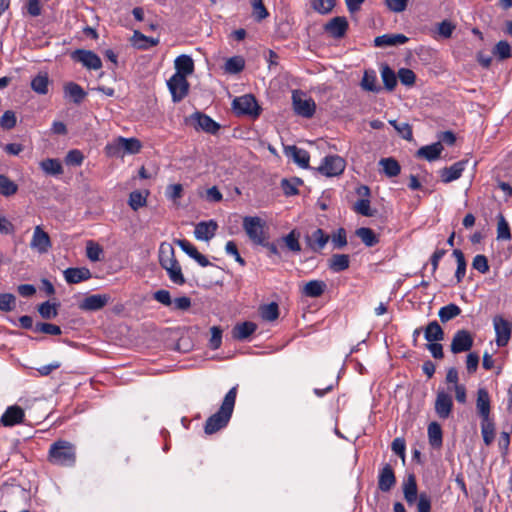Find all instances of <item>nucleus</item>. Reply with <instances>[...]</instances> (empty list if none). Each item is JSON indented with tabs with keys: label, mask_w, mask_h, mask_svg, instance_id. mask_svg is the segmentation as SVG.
I'll use <instances>...</instances> for the list:
<instances>
[{
	"label": "nucleus",
	"mask_w": 512,
	"mask_h": 512,
	"mask_svg": "<svg viewBox=\"0 0 512 512\" xmlns=\"http://www.w3.org/2000/svg\"><path fill=\"white\" fill-rule=\"evenodd\" d=\"M236 396L237 386H234L225 395L219 410L206 420L204 426L206 434L216 433L228 424L234 410Z\"/></svg>",
	"instance_id": "obj_1"
},
{
	"label": "nucleus",
	"mask_w": 512,
	"mask_h": 512,
	"mask_svg": "<svg viewBox=\"0 0 512 512\" xmlns=\"http://www.w3.org/2000/svg\"><path fill=\"white\" fill-rule=\"evenodd\" d=\"M48 461L53 465L72 467L76 462V448L66 440H57L51 444Z\"/></svg>",
	"instance_id": "obj_2"
},
{
	"label": "nucleus",
	"mask_w": 512,
	"mask_h": 512,
	"mask_svg": "<svg viewBox=\"0 0 512 512\" xmlns=\"http://www.w3.org/2000/svg\"><path fill=\"white\" fill-rule=\"evenodd\" d=\"M142 148L141 142L137 138L118 137L105 147L108 156L119 157L122 152L127 154H137Z\"/></svg>",
	"instance_id": "obj_3"
},
{
	"label": "nucleus",
	"mask_w": 512,
	"mask_h": 512,
	"mask_svg": "<svg viewBox=\"0 0 512 512\" xmlns=\"http://www.w3.org/2000/svg\"><path fill=\"white\" fill-rule=\"evenodd\" d=\"M265 222L259 217L247 216L243 219V228L249 239L258 245H265Z\"/></svg>",
	"instance_id": "obj_4"
},
{
	"label": "nucleus",
	"mask_w": 512,
	"mask_h": 512,
	"mask_svg": "<svg viewBox=\"0 0 512 512\" xmlns=\"http://www.w3.org/2000/svg\"><path fill=\"white\" fill-rule=\"evenodd\" d=\"M346 167L345 160L338 155L326 156L321 165L317 168L318 172L326 177H335L343 173Z\"/></svg>",
	"instance_id": "obj_5"
},
{
	"label": "nucleus",
	"mask_w": 512,
	"mask_h": 512,
	"mask_svg": "<svg viewBox=\"0 0 512 512\" xmlns=\"http://www.w3.org/2000/svg\"><path fill=\"white\" fill-rule=\"evenodd\" d=\"M233 109L239 115L257 117L260 113V107L255 97L251 94L235 98L233 101Z\"/></svg>",
	"instance_id": "obj_6"
},
{
	"label": "nucleus",
	"mask_w": 512,
	"mask_h": 512,
	"mask_svg": "<svg viewBox=\"0 0 512 512\" xmlns=\"http://www.w3.org/2000/svg\"><path fill=\"white\" fill-rule=\"evenodd\" d=\"M292 101L296 114L305 118H310L314 115L316 104L312 98H307L302 92L294 91Z\"/></svg>",
	"instance_id": "obj_7"
},
{
	"label": "nucleus",
	"mask_w": 512,
	"mask_h": 512,
	"mask_svg": "<svg viewBox=\"0 0 512 512\" xmlns=\"http://www.w3.org/2000/svg\"><path fill=\"white\" fill-rule=\"evenodd\" d=\"M186 78V76L174 74L167 81V86L174 102L181 101L188 94L189 83Z\"/></svg>",
	"instance_id": "obj_8"
},
{
	"label": "nucleus",
	"mask_w": 512,
	"mask_h": 512,
	"mask_svg": "<svg viewBox=\"0 0 512 512\" xmlns=\"http://www.w3.org/2000/svg\"><path fill=\"white\" fill-rule=\"evenodd\" d=\"M493 326L496 334V344L498 347L506 346L511 337V325L501 315L493 318Z\"/></svg>",
	"instance_id": "obj_9"
},
{
	"label": "nucleus",
	"mask_w": 512,
	"mask_h": 512,
	"mask_svg": "<svg viewBox=\"0 0 512 512\" xmlns=\"http://www.w3.org/2000/svg\"><path fill=\"white\" fill-rule=\"evenodd\" d=\"M72 59L80 62L84 67L90 70H98L102 67L100 57L90 50L78 49L72 53Z\"/></svg>",
	"instance_id": "obj_10"
},
{
	"label": "nucleus",
	"mask_w": 512,
	"mask_h": 512,
	"mask_svg": "<svg viewBox=\"0 0 512 512\" xmlns=\"http://www.w3.org/2000/svg\"><path fill=\"white\" fill-rule=\"evenodd\" d=\"M51 240L48 233H46L41 226H36L30 241V247L40 254L47 253L51 248Z\"/></svg>",
	"instance_id": "obj_11"
},
{
	"label": "nucleus",
	"mask_w": 512,
	"mask_h": 512,
	"mask_svg": "<svg viewBox=\"0 0 512 512\" xmlns=\"http://www.w3.org/2000/svg\"><path fill=\"white\" fill-rule=\"evenodd\" d=\"M435 412L441 419H447L453 409V400L449 393L439 390L435 400Z\"/></svg>",
	"instance_id": "obj_12"
},
{
	"label": "nucleus",
	"mask_w": 512,
	"mask_h": 512,
	"mask_svg": "<svg viewBox=\"0 0 512 512\" xmlns=\"http://www.w3.org/2000/svg\"><path fill=\"white\" fill-rule=\"evenodd\" d=\"M189 120L196 130H203L207 133L215 134L220 128L212 118L200 112L192 114Z\"/></svg>",
	"instance_id": "obj_13"
},
{
	"label": "nucleus",
	"mask_w": 512,
	"mask_h": 512,
	"mask_svg": "<svg viewBox=\"0 0 512 512\" xmlns=\"http://www.w3.org/2000/svg\"><path fill=\"white\" fill-rule=\"evenodd\" d=\"M330 236L322 229L317 228L311 234L305 236V242L313 252H320L328 243Z\"/></svg>",
	"instance_id": "obj_14"
},
{
	"label": "nucleus",
	"mask_w": 512,
	"mask_h": 512,
	"mask_svg": "<svg viewBox=\"0 0 512 512\" xmlns=\"http://www.w3.org/2000/svg\"><path fill=\"white\" fill-rule=\"evenodd\" d=\"M473 345V338L466 330H459L453 336L451 342V351L455 354L465 352L471 349Z\"/></svg>",
	"instance_id": "obj_15"
},
{
	"label": "nucleus",
	"mask_w": 512,
	"mask_h": 512,
	"mask_svg": "<svg viewBox=\"0 0 512 512\" xmlns=\"http://www.w3.org/2000/svg\"><path fill=\"white\" fill-rule=\"evenodd\" d=\"M110 301L108 294H93L83 299L79 308L83 311H98L105 307Z\"/></svg>",
	"instance_id": "obj_16"
},
{
	"label": "nucleus",
	"mask_w": 512,
	"mask_h": 512,
	"mask_svg": "<svg viewBox=\"0 0 512 512\" xmlns=\"http://www.w3.org/2000/svg\"><path fill=\"white\" fill-rule=\"evenodd\" d=\"M347 29L348 21L345 17L341 16L332 18L324 26L325 32L335 39L342 38L346 34Z\"/></svg>",
	"instance_id": "obj_17"
},
{
	"label": "nucleus",
	"mask_w": 512,
	"mask_h": 512,
	"mask_svg": "<svg viewBox=\"0 0 512 512\" xmlns=\"http://www.w3.org/2000/svg\"><path fill=\"white\" fill-rule=\"evenodd\" d=\"M25 417L24 410L17 405L9 406L0 418V423L5 427L23 423Z\"/></svg>",
	"instance_id": "obj_18"
},
{
	"label": "nucleus",
	"mask_w": 512,
	"mask_h": 512,
	"mask_svg": "<svg viewBox=\"0 0 512 512\" xmlns=\"http://www.w3.org/2000/svg\"><path fill=\"white\" fill-rule=\"evenodd\" d=\"M218 229V224L215 220L199 222L194 230V236L198 240L209 241L212 239Z\"/></svg>",
	"instance_id": "obj_19"
},
{
	"label": "nucleus",
	"mask_w": 512,
	"mask_h": 512,
	"mask_svg": "<svg viewBox=\"0 0 512 512\" xmlns=\"http://www.w3.org/2000/svg\"><path fill=\"white\" fill-rule=\"evenodd\" d=\"M285 155L293 160L301 168H308L310 155L309 153L302 149L298 148L295 145L286 146L284 148Z\"/></svg>",
	"instance_id": "obj_20"
},
{
	"label": "nucleus",
	"mask_w": 512,
	"mask_h": 512,
	"mask_svg": "<svg viewBox=\"0 0 512 512\" xmlns=\"http://www.w3.org/2000/svg\"><path fill=\"white\" fill-rule=\"evenodd\" d=\"M396 484L394 471L390 464H386L380 471L378 477V487L383 492L390 491Z\"/></svg>",
	"instance_id": "obj_21"
},
{
	"label": "nucleus",
	"mask_w": 512,
	"mask_h": 512,
	"mask_svg": "<svg viewBox=\"0 0 512 512\" xmlns=\"http://www.w3.org/2000/svg\"><path fill=\"white\" fill-rule=\"evenodd\" d=\"M91 271L86 267L67 268L64 271V278L69 284H76L90 279Z\"/></svg>",
	"instance_id": "obj_22"
},
{
	"label": "nucleus",
	"mask_w": 512,
	"mask_h": 512,
	"mask_svg": "<svg viewBox=\"0 0 512 512\" xmlns=\"http://www.w3.org/2000/svg\"><path fill=\"white\" fill-rule=\"evenodd\" d=\"M467 162L459 161L451 165L450 167H446L441 170V180L444 183H450L454 180H457L462 175V172L465 169Z\"/></svg>",
	"instance_id": "obj_23"
},
{
	"label": "nucleus",
	"mask_w": 512,
	"mask_h": 512,
	"mask_svg": "<svg viewBox=\"0 0 512 512\" xmlns=\"http://www.w3.org/2000/svg\"><path fill=\"white\" fill-rule=\"evenodd\" d=\"M407 41L408 38L403 34H384L374 39V45L376 47H389L402 45Z\"/></svg>",
	"instance_id": "obj_24"
},
{
	"label": "nucleus",
	"mask_w": 512,
	"mask_h": 512,
	"mask_svg": "<svg viewBox=\"0 0 512 512\" xmlns=\"http://www.w3.org/2000/svg\"><path fill=\"white\" fill-rule=\"evenodd\" d=\"M174 67L176 69L175 74L187 77L194 72V61L189 55L182 54L174 60Z\"/></svg>",
	"instance_id": "obj_25"
},
{
	"label": "nucleus",
	"mask_w": 512,
	"mask_h": 512,
	"mask_svg": "<svg viewBox=\"0 0 512 512\" xmlns=\"http://www.w3.org/2000/svg\"><path fill=\"white\" fill-rule=\"evenodd\" d=\"M476 408L481 418H489L490 397L486 389L480 388L477 391Z\"/></svg>",
	"instance_id": "obj_26"
},
{
	"label": "nucleus",
	"mask_w": 512,
	"mask_h": 512,
	"mask_svg": "<svg viewBox=\"0 0 512 512\" xmlns=\"http://www.w3.org/2000/svg\"><path fill=\"white\" fill-rule=\"evenodd\" d=\"M326 287V283L322 280H311L302 287L301 291L307 297L316 298L324 293Z\"/></svg>",
	"instance_id": "obj_27"
},
{
	"label": "nucleus",
	"mask_w": 512,
	"mask_h": 512,
	"mask_svg": "<svg viewBox=\"0 0 512 512\" xmlns=\"http://www.w3.org/2000/svg\"><path fill=\"white\" fill-rule=\"evenodd\" d=\"M350 258L347 254H334L328 260V267L331 271L338 273L348 269Z\"/></svg>",
	"instance_id": "obj_28"
},
{
	"label": "nucleus",
	"mask_w": 512,
	"mask_h": 512,
	"mask_svg": "<svg viewBox=\"0 0 512 512\" xmlns=\"http://www.w3.org/2000/svg\"><path fill=\"white\" fill-rule=\"evenodd\" d=\"M443 146L440 142L433 143L431 145L423 146L417 151V156L424 158L428 161H433L439 158Z\"/></svg>",
	"instance_id": "obj_29"
},
{
	"label": "nucleus",
	"mask_w": 512,
	"mask_h": 512,
	"mask_svg": "<svg viewBox=\"0 0 512 512\" xmlns=\"http://www.w3.org/2000/svg\"><path fill=\"white\" fill-rule=\"evenodd\" d=\"M257 329V325L253 322H243L237 324L232 331L233 338L237 340H245L252 335Z\"/></svg>",
	"instance_id": "obj_30"
},
{
	"label": "nucleus",
	"mask_w": 512,
	"mask_h": 512,
	"mask_svg": "<svg viewBox=\"0 0 512 512\" xmlns=\"http://www.w3.org/2000/svg\"><path fill=\"white\" fill-rule=\"evenodd\" d=\"M46 175L59 176L63 173V167L59 159L47 158L39 163Z\"/></svg>",
	"instance_id": "obj_31"
},
{
	"label": "nucleus",
	"mask_w": 512,
	"mask_h": 512,
	"mask_svg": "<svg viewBox=\"0 0 512 512\" xmlns=\"http://www.w3.org/2000/svg\"><path fill=\"white\" fill-rule=\"evenodd\" d=\"M158 257L161 267L167 266L168 264L176 261L175 250L172 244L167 242L161 243L159 247Z\"/></svg>",
	"instance_id": "obj_32"
},
{
	"label": "nucleus",
	"mask_w": 512,
	"mask_h": 512,
	"mask_svg": "<svg viewBox=\"0 0 512 512\" xmlns=\"http://www.w3.org/2000/svg\"><path fill=\"white\" fill-rule=\"evenodd\" d=\"M166 270L169 279L176 285H183L185 283V277L182 273V269L178 261H174L167 266L162 267Z\"/></svg>",
	"instance_id": "obj_33"
},
{
	"label": "nucleus",
	"mask_w": 512,
	"mask_h": 512,
	"mask_svg": "<svg viewBox=\"0 0 512 512\" xmlns=\"http://www.w3.org/2000/svg\"><path fill=\"white\" fill-rule=\"evenodd\" d=\"M404 498L408 504H413L417 500V484L414 475H409L403 485Z\"/></svg>",
	"instance_id": "obj_34"
},
{
	"label": "nucleus",
	"mask_w": 512,
	"mask_h": 512,
	"mask_svg": "<svg viewBox=\"0 0 512 512\" xmlns=\"http://www.w3.org/2000/svg\"><path fill=\"white\" fill-rule=\"evenodd\" d=\"M424 337L428 342H437L443 340L444 332L437 321H432L427 325Z\"/></svg>",
	"instance_id": "obj_35"
},
{
	"label": "nucleus",
	"mask_w": 512,
	"mask_h": 512,
	"mask_svg": "<svg viewBox=\"0 0 512 512\" xmlns=\"http://www.w3.org/2000/svg\"><path fill=\"white\" fill-rule=\"evenodd\" d=\"M428 439L432 447L439 448L442 445V429L437 422L428 425Z\"/></svg>",
	"instance_id": "obj_36"
},
{
	"label": "nucleus",
	"mask_w": 512,
	"mask_h": 512,
	"mask_svg": "<svg viewBox=\"0 0 512 512\" xmlns=\"http://www.w3.org/2000/svg\"><path fill=\"white\" fill-rule=\"evenodd\" d=\"M134 46L139 49H148L159 43L158 39L147 37L139 31H135L132 38Z\"/></svg>",
	"instance_id": "obj_37"
},
{
	"label": "nucleus",
	"mask_w": 512,
	"mask_h": 512,
	"mask_svg": "<svg viewBox=\"0 0 512 512\" xmlns=\"http://www.w3.org/2000/svg\"><path fill=\"white\" fill-rule=\"evenodd\" d=\"M64 92L65 95L72 98L75 103H80L86 96V93L83 90V88L80 85L73 82H70L65 85Z\"/></svg>",
	"instance_id": "obj_38"
},
{
	"label": "nucleus",
	"mask_w": 512,
	"mask_h": 512,
	"mask_svg": "<svg viewBox=\"0 0 512 512\" xmlns=\"http://www.w3.org/2000/svg\"><path fill=\"white\" fill-rule=\"evenodd\" d=\"M460 313H461L460 307L456 304L451 303V304H448V305L440 308V310L438 312V316L442 323H446V322L450 321L451 319L460 315Z\"/></svg>",
	"instance_id": "obj_39"
},
{
	"label": "nucleus",
	"mask_w": 512,
	"mask_h": 512,
	"mask_svg": "<svg viewBox=\"0 0 512 512\" xmlns=\"http://www.w3.org/2000/svg\"><path fill=\"white\" fill-rule=\"evenodd\" d=\"M381 78L385 88L389 91H392L397 85L396 74L388 65L381 67Z\"/></svg>",
	"instance_id": "obj_40"
},
{
	"label": "nucleus",
	"mask_w": 512,
	"mask_h": 512,
	"mask_svg": "<svg viewBox=\"0 0 512 512\" xmlns=\"http://www.w3.org/2000/svg\"><path fill=\"white\" fill-rule=\"evenodd\" d=\"M355 233L368 247L376 245L379 241L374 231L370 228L361 227L358 228Z\"/></svg>",
	"instance_id": "obj_41"
},
{
	"label": "nucleus",
	"mask_w": 512,
	"mask_h": 512,
	"mask_svg": "<svg viewBox=\"0 0 512 512\" xmlns=\"http://www.w3.org/2000/svg\"><path fill=\"white\" fill-rule=\"evenodd\" d=\"M259 311L265 321H275L279 317V307L275 302L261 306Z\"/></svg>",
	"instance_id": "obj_42"
},
{
	"label": "nucleus",
	"mask_w": 512,
	"mask_h": 512,
	"mask_svg": "<svg viewBox=\"0 0 512 512\" xmlns=\"http://www.w3.org/2000/svg\"><path fill=\"white\" fill-rule=\"evenodd\" d=\"M245 67V61L241 56H234L226 60L224 69L230 74H237Z\"/></svg>",
	"instance_id": "obj_43"
},
{
	"label": "nucleus",
	"mask_w": 512,
	"mask_h": 512,
	"mask_svg": "<svg viewBox=\"0 0 512 512\" xmlns=\"http://www.w3.org/2000/svg\"><path fill=\"white\" fill-rule=\"evenodd\" d=\"M379 164L382 166L384 173L388 177H395L400 173V165L393 158H383L380 160Z\"/></svg>",
	"instance_id": "obj_44"
},
{
	"label": "nucleus",
	"mask_w": 512,
	"mask_h": 512,
	"mask_svg": "<svg viewBox=\"0 0 512 512\" xmlns=\"http://www.w3.org/2000/svg\"><path fill=\"white\" fill-rule=\"evenodd\" d=\"M86 256L92 262L100 261L103 256V248L98 243L89 240L86 243Z\"/></svg>",
	"instance_id": "obj_45"
},
{
	"label": "nucleus",
	"mask_w": 512,
	"mask_h": 512,
	"mask_svg": "<svg viewBox=\"0 0 512 512\" xmlns=\"http://www.w3.org/2000/svg\"><path fill=\"white\" fill-rule=\"evenodd\" d=\"M511 237L509 223L505 217L499 213L497 215V239L509 240Z\"/></svg>",
	"instance_id": "obj_46"
},
{
	"label": "nucleus",
	"mask_w": 512,
	"mask_h": 512,
	"mask_svg": "<svg viewBox=\"0 0 512 512\" xmlns=\"http://www.w3.org/2000/svg\"><path fill=\"white\" fill-rule=\"evenodd\" d=\"M18 191V185L5 175H0V194L3 196H12Z\"/></svg>",
	"instance_id": "obj_47"
},
{
	"label": "nucleus",
	"mask_w": 512,
	"mask_h": 512,
	"mask_svg": "<svg viewBox=\"0 0 512 512\" xmlns=\"http://www.w3.org/2000/svg\"><path fill=\"white\" fill-rule=\"evenodd\" d=\"M453 256L455 257L456 262H457V269L455 272V277L457 279V282H461L466 273L465 257H464L463 252L458 249H455L453 251Z\"/></svg>",
	"instance_id": "obj_48"
},
{
	"label": "nucleus",
	"mask_w": 512,
	"mask_h": 512,
	"mask_svg": "<svg viewBox=\"0 0 512 512\" xmlns=\"http://www.w3.org/2000/svg\"><path fill=\"white\" fill-rule=\"evenodd\" d=\"M481 432L486 445H490L494 439V425L490 418H482Z\"/></svg>",
	"instance_id": "obj_49"
},
{
	"label": "nucleus",
	"mask_w": 512,
	"mask_h": 512,
	"mask_svg": "<svg viewBox=\"0 0 512 512\" xmlns=\"http://www.w3.org/2000/svg\"><path fill=\"white\" fill-rule=\"evenodd\" d=\"M48 77L46 74H39L31 81L32 89L39 94L48 92Z\"/></svg>",
	"instance_id": "obj_50"
},
{
	"label": "nucleus",
	"mask_w": 512,
	"mask_h": 512,
	"mask_svg": "<svg viewBox=\"0 0 512 512\" xmlns=\"http://www.w3.org/2000/svg\"><path fill=\"white\" fill-rule=\"evenodd\" d=\"M283 242L290 251H301V246L299 243V233H297L295 230H292L288 235L283 237Z\"/></svg>",
	"instance_id": "obj_51"
},
{
	"label": "nucleus",
	"mask_w": 512,
	"mask_h": 512,
	"mask_svg": "<svg viewBox=\"0 0 512 512\" xmlns=\"http://www.w3.org/2000/svg\"><path fill=\"white\" fill-rule=\"evenodd\" d=\"M33 331L35 333H44L49 335H60L62 332L59 326L51 323H37L33 327Z\"/></svg>",
	"instance_id": "obj_52"
},
{
	"label": "nucleus",
	"mask_w": 512,
	"mask_h": 512,
	"mask_svg": "<svg viewBox=\"0 0 512 512\" xmlns=\"http://www.w3.org/2000/svg\"><path fill=\"white\" fill-rule=\"evenodd\" d=\"M354 211L363 216H373L375 210L371 209L370 201L368 199H360L358 200L353 207Z\"/></svg>",
	"instance_id": "obj_53"
},
{
	"label": "nucleus",
	"mask_w": 512,
	"mask_h": 512,
	"mask_svg": "<svg viewBox=\"0 0 512 512\" xmlns=\"http://www.w3.org/2000/svg\"><path fill=\"white\" fill-rule=\"evenodd\" d=\"M336 4L335 0H313L312 6L314 10L320 14H328L332 11Z\"/></svg>",
	"instance_id": "obj_54"
},
{
	"label": "nucleus",
	"mask_w": 512,
	"mask_h": 512,
	"mask_svg": "<svg viewBox=\"0 0 512 512\" xmlns=\"http://www.w3.org/2000/svg\"><path fill=\"white\" fill-rule=\"evenodd\" d=\"M17 118L13 111L7 110L0 118V126L3 129L10 130L16 126Z\"/></svg>",
	"instance_id": "obj_55"
},
{
	"label": "nucleus",
	"mask_w": 512,
	"mask_h": 512,
	"mask_svg": "<svg viewBox=\"0 0 512 512\" xmlns=\"http://www.w3.org/2000/svg\"><path fill=\"white\" fill-rule=\"evenodd\" d=\"M389 124L392 125L404 139H412V129L408 123H398L396 120H389Z\"/></svg>",
	"instance_id": "obj_56"
},
{
	"label": "nucleus",
	"mask_w": 512,
	"mask_h": 512,
	"mask_svg": "<svg viewBox=\"0 0 512 512\" xmlns=\"http://www.w3.org/2000/svg\"><path fill=\"white\" fill-rule=\"evenodd\" d=\"M38 311L44 319H52L57 316L56 304H51L49 301L42 303Z\"/></svg>",
	"instance_id": "obj_57"
},
{
	"label": "nucleus",
	"mask_w": 512,
	"mask_h": 512,
	"mask_svg": "<svg viewBox=\"0 0 512 512\" xmlns=\"http://www.w3.org/2000/svg\"><path fill=\"white\" fill-rule=\"evenodd\" d=\"M16 298L13 294L2 293L0 294V310L9 312L15 307Z\"/></svg>",
	"instance_id": "obj_58"
},
{
	"label": "nucleus",
	"mask_w": 512,
	"mask_h": 512,
	"mask_svg": "<svg viewBox=\"0 0 512 512\" xmlns=\"http://www.w3.org/2000/svg\"><path fill=\"white\" fill-rule=\"evenodd\" d=\"M129 205L133 210H138L139 208L145 206L146 197L139 191H133L129 195Z\"/></svg>",
	"instance_id": "obj_59"
},
{
	"label": "nucleus",
	"mask_w": 512,
	"mask_h": 512,
	"mask_svg": "<svg viewBox=\"0 0 512 512\" xmlns=\"http://www.w3.org/2000/svg\"><path fill=\"white\" fill-rule=\"evenodd\" d=\"M398 78L403 85L413 86L416 80V75L411 69L401 68L398 71Z\"/></svg>",
	"instance_id": "obj_60"
},
{
	"label": "nucleus",
	"mask_w": 512,
	"mask_h": 512,
	"mask_svg": "<svg viewBox=\"0 0 512 512\" xmlns=\"http://www.w3.org/2000/svg\"><path fill=\"white\" fill-rule=\"evenodd\" d=\"M331 241L334 248L341 249L347 245V236L344 228H339L332 236Z\"/></svg>",
	"instance_id": "obj_61"
},
{
	"label": "nucleus",
	"mask_w": 512,
	"mask_h": 512,
	"mask_svg": "<svg viewBox=\"0 0 512 512\" xmlns=\"http://www.w3.org/2000/svg\"><path fill=\"white\" fill-rule=\"evenodd\" d=\"M253 16L258 20H263L268 17V11L263 4V0L252 1Z\"/></svg>",
	"instance_id": "obj_62"
},
{
	"label": "nucleus",
	"mask_w": 512,
	"mask_h": 512,
	"mask_svg": "<svg viewBox=\"0 0 512 512\" xmlns=\"http://www.w3.org/2000/svg\"><path fill=\"white\" fill-rule=\"evenodd\" d=\"M83 160H84V156H83L82 152L77 149L70 150L65 157L66 164L72 165V166L81 165Z\"/></svg>",
	"instance_id": "obj_63"
},
{
	"label": "nucleus",
	"mask_w": 512,
	"mask_h": 512,
	"mask_svg": "<svg viewBox=\"0 0 512 512\" xmlns=\"http://www.w3.org/2000/svg\"><path fill=\"white\" fill-rule=\"evenodd\" d=\"M211 337L209 340L210 347L212 349H218L222 343V330L218 326H213L210 329Z\"/></svg>",
	"instance_id": "obj_64"
}]
</instances>
